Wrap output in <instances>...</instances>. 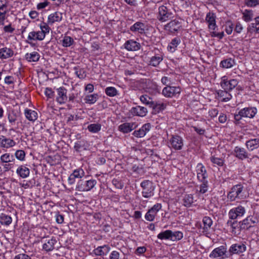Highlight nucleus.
Returning a JSON list of instances; mask_svg holds the SVG:
<instances>
[{
    "label": "nucleus",
    "instance_id": "obj_32",
    "mask_svg": "<svg viewBox=\"0 0 259 259\" xmlns=\"http://www.w3.org/2000/svg\"><path fill=\"white\" fill-rule=\"evenodd\" d=\"M56 243V239L52 237L43 244L42 249L47 252L52 251L54 249V245Z\"/></svg>",
    "mask_w": 259,
    "mask_h": 259
},
{
    "label": "nucleus",
    "instance_id": "obj_14",
    "mask_svg": "<svg viewBox=\"0 0 259 259\" xmlns=\"http://www.w3.org/2000/svg\"><path fill=\"white\" fill-rule=\"evenodd\" d=\"M151 127L150 123H145L139 130L135 131L133 135L137 138H143L150 131Z\"/></svg>",
    "mask_w": 259,
    "mask_h": 259
},
{
    "label": "nucleus",
    "instance_id": "obj_40",
    "mask_svg": "<svg viewBox=\"0 0 259 259\" xmlns=\"http://www.w3.org/2000/svg\"><path fill=\"white\" fill-rule=\"evenodd\" d=\"M235 64L234 60L231 58H227L222 60L220 63V66L224 68H230Z\"/></svg>",
    "mask_w": 259,
    "mask_h": 259
},
{
    "label": "nucleus",
    "instance_id": "obj_19",
    "mask_svg": "<svg viewBox=\"0 0 259 259\" xmlns=\"http://www.w3.org/2000/svg\"><path fill=\"white\" fill-rule=\"evenodd\" d=\"M241 110V113L243 117L252 118L257 113V109L255 107H245Z\"/></svg>",
    "mask_w": 259,
    "mask_h": 259
},
{
    "label": "nucleus",
    "instance_id": "obj_11",
    "mask_svg": "<svg viewBox=\"0 0 259 259\" xmlns=\"http://www.w3.org/2000/svg\"><path fill=\"white\" fill-rule=\"evenodd\" d=\"M227 247L226 246L221 245L218 247L214 248L209 254L210 258H217L225 256L228 257L227 255Z\"/></svg>",
    "mask_w": 259,
    "mask_h": 259
},
{
    "label": "nucleus",
    "instance_id": "obj_61",
    "mask_svg": "<svg viewBox=\"0 0 259 259\" xmlns=\"http://www.w3.org/2000/svg\"><path fill=\"white\" fill-rule=\"evenodd\" d=\"M84 146V142L83 141H79L74 144V148L77 152H79L80 149Z\"/></svg>",
    "mask_w": 259,
    "mask_h": 259
},
{
    "label": "nucleus",
    "instance_id": "obj_39",
    "mask_svg": "<svg viewBox=\"0 0 259 259\" xmlns=\"http://www.w3.org/2000/svg\"><path fill=\"white\" fill-rule=\"evenodd\" d=\"M182 201L185 207H190L193 203V196L192 194H186L183 197Z\"/></svg>",
    "mask_w": 259,
    "mask_h": 259
},
{
    "label": "nucleus",
    "instance_id": "obj_12",
    "mask_svg": "<svg viewBox=\"0 0 259 259\" xmlns=\"http://www.w3.org/2000/svg\"><path fill=\"white\" fill-rule=\"evenodd\" d=\"M197 177L199 181H202L207 180L208 175L204 166L201 163H199L196 166Z\"/></svg>",
    "mask_w": 259,
    "mask_h": 259
},
{
    "label": "nucleus",
    "instance_id": "obj_53",
    "mask_svg": "<svg viewBox=\"0 0 259 259\" xmlns=\"http://www.w3.org/2000/svg\"><path fill=\"white\" fill-rule=\"evenodd\" d=\"M228 82L229 81L228 80L227 77L226 76H223L221 78V81L220 82L221 87L222 89L227 91H229V88Z\"/></svg>",
    "mask_w": 259,
    "mask_h": 259
},
{
    "label": "nucleus",
    "instance_id": "obj_62",
    "mask_svg": "<svg viewBox=\"0 0 259 259\" xmlns=\"http://www.w3.org/2000/svg\"><path fill=\"white\" fill-rule=\"evenodd\" d=\"M233 29V24L231 22L226 23V32L228 34H231Z\"/></svg>",
    "mask_w": 259,
    "mask_h": 259
},
{
    "label": "nucleus",
    "instance_id": "obj_23",
    "mask_svg": "<svg viewBox=\"0 0 259 259\" xmlns=\"http://www.w3.org/2000/svg\"><path fill=\"white\" fill-rule=\"evenodd\" d=\"M16 142L10 139L7 138L4 136H0V146L2 148H9L14 146Z\"/></svg>",
    "mask_w": 259,
    "mask_h": 259
},
{
    "label": "nucleus",
    "instance_id": "obj_22",
    "mask_svg": "<svg viewBox=\"0 0 259 259\" xmlns=\"http://www.w3.org/2000/svg\"><path fill=\"white\" fill-rule=\"evenodd\" d=\"M164 27L165 29L174 33L178 31L181 27V25L179 21L174 20L165 25Z\"/></svg>",
    "mask_w": 259,
    "mask_h": 259
},
{
    "label": "nucleus",
    "instance_id": "obj_58",
    "mask_svg": "<svg viewBox=\"0 0 259 259\" xmlns=\"http://www.w3.org/2000/svg\"><path fill=\"white\" fill-rule=\"evenodd\" d=\"M113 185L118 189H121L124 186V184L121 180L117 179H113L112 180Z\"/></svg>",
    "mask_w": 259,
    "mask_h": 259
},
{
    "label": "nucleus",
    "instance_id": "obj_16",
    "mask_svg": "<svg viewBox=\"0 0 259 259\" xmlns=\"http://www.w3.org/2000/svg\"><path fill=\"white\" fill-rule=\"evenodd\" d=\"M246 249V247L243 243H236L232 244L229 248V252L231 254H239L244 252Z\"/></svg>",
    "mask_w": 259,
    "mask_h": 259
},
{
    "label": "nucleus",
    "instance_id": "obj_46",
    "mask_svg": "<svg viewBox=\"0 0 259 259\" xmlns=\"http://www.w3.org/2000/svg\"><path fill=\"white\" fill-rule=\"evenodd\" d=\"M0 159L3 163H9L15 160L13 155H11L10 153L4 154L1 156Z\"/></svg>",
    "mask_w": 259,
    "mask_h": 259
},
{
    "label": "nucleus",
    "instance_id": "obj_18",
    "mask_svg": "<svg viewBox=\"0 0 259 259\" xmlns=\"http://www.w3.org/2000/svg\"><path fill=\"white\" fill-rule=\"evenodd\" d=\"M130 112L134 116L144 117L146 115L148 111L147 108L144 107L137 106L132 107Z\"/></svg>",
    "mask_w": 259,
    "mask_h": 259
},
{
    "label": "nucleus",
    "instance_id": "obj_57",
    "mask_svg": "<svg viewBox=\"0 0 259 259\" xmlns=\"http://www.w3.org/2000/svg\"><path fill=\"white\" fill-rule=\"evenodd\" d=\"M15 155L18 160L23 161L25 159V153L23 150H18L16 151Z\"/></svg>",
    "mask_w": 259,
    "mask_h": 259
},
{
    "label": "nucleus",
    "instance_id": "obj_55",
    "mask_svg": "<svg viewBox=\"0 0 259 259\" xmlns=\"http://www.w3.org/2000/svg\"><path fill=\"white\" fill-rule=\"evenodd\" d=\"M183 237V234L180 231H176L173 232L172 231L171 238L172 241L180 240Z\"/></svg>",
    "mask_w": 259,
    "mask_h": 259
},
{
    "label": "nucleus",
    "instance_id": "obj_2",
    "mask_svg": "<svg viewBox=\"0 0 259 259\" xmlns=\"http://www.w3.org/2000/svg\"><path fill=\"white\" fill-rule=\"evenodd\" d=\"M172 15L170 4H165L159 7L157 19L161 22H165L170 19Z\"/></svg>",
    "mask_w": 259,
    "mask_h": 259
},
{
    "label": "nucleus",
    "instance_id": "obj_9",
    "mask_svg": "<svg viewBox=\"0 0 259 259\" xmlns=\"http://www.w3.org/2000/svg\"><path fill=\"white\" fill-rule=\"evenodd\" d=\"M84 175L85 172L83 169L78 168L74 169L68 178V184L71 185L74 184L75 182L76 179H81Z\"/></svg>",
    "mask_w": 259,
    "mask_h": 259
},
{
    "label": "nucleus",
    "instance_id": "obj_31",
    "mask_svg": "<svg viewBox=\"0 0 259 259\" xmlns=\"http://www.w3.org/2000/svg\"><path fill=\"white\" fill-rule=\"evenodd\" d=\"M202 222L204 225L202 232L204 234L209 233V229L212 225V221L209 217H204L203 218Z\"/></svg>",
    "mask_w": 259,
    "mask_h": 259
},
{
    "label": "nucleus",
    "instance_id": "obj_59",
    "mask_svg": "<svg viewBox=\"0 0 259 259\" xmlns=\"http://www.w3.org/2000/svg\"><path fill=\"white\" fill-rule=\"evenodd\" d=\"M45 94L48 99H53L55 96V93L50 88H46Z\"/></svg>",
    "mask_w": 259,
    "mask_h": 259
},
{
    "label": "nucleus",
    "instance_id": "obj_24",
    "mask_svg": "<svg viewBox=\"0 0 259 259\" xmlns=\"http://www.w3.org/2000/svg\"><path fill=\"white\" fill-rule=\"evenodd\" d=\"M110 247L108 245L100 246L93 250L94 253L97 256H104L109 252Z\"/></svg>",
    "mask_w": 259,
    "mask_h": 259
},
{
    "label": "nucleus",
    "instance_id": "obj_60",
    "mask_svg": "<svg viewBox=\"0 0 259 259\" xmlns=\"http://www.w3.org/2000/svg\"><path fill=\"white\" fill-rule=\"evenodd\" d=\"M238 84V81L236 79H232L229 80L228 84L229 85V91H232Z\"/></svg>",
    "mask_w": 259,
    "mask_h": 259
},
{
    "label": "nucleus",
    "instance_id": "obj_25",
    "mask_svg": "<svg viewBox=\"0 0 259 259\" xmlns=\"http://www.w3.org/2000/svg\"><path fill=\"white\" fill-rule=\"evenodd\" d=\"M163 59V56L162 53L157 54L155 53L154 56L151 57L150 60L148 63V65L156 67L158 66Z\"/></svg>",
    "mask_w": 259,
    "mask_h": 259
},
{
    "label": "nucleus",
    "instance_id": "obj_34",
    "mask_svg": "<svg viewBox=\"0 0 259 259\" xmlns=\"http://www.w3.org/2000/svg\"><path fill=\"white\" fill-rule=\"evenodd\" d=\"M217 93L218 96L220 97H225V98H224L222 100V101L224 102H226L230 101L232 98L231 94H230L229 93H228V91L225 90H218L217 91Z\"/></svg>",
    "mask_w": 259,
    "mask_h": 259
},
{
    "label": "nucleus",
    "instance_id": "obj_5",
    "mask_svg": "<svg viewBox=\"0 0 259 259\" xmlns=\"http://www.w3.org/2000/svg\"><path fill=\"white\" fill-rule=\"evenodd\" d=\"M162 208L161 203H157L155 204L152 207L148 209L145 215L146 220L152 222L154 220L155 217L157 215L158 212Z\"/></svg>",
    "mask_w": 259,
    "mask_h": 259
},
{
    "label": "nucleus",
    "instance_id": "obj_48",
    "mask_svg": "<svg viewBox=\"0 0 259 259\" xmlns=\"http://www.w3.org/2000/svg\"><path fill=\"white\" fill-rule=\"evenodd\" d=\"M228 226H230L232 229V232L235 231V229H241L242 226V222H238L237 221H228L227 222Z\"/></svg>",
    "mask_w": 259,
    "mask_h": 259
},
{
    "label": "nucleus",
    "instance_id": "obj_13",
    "mask_svg": "<svg viewBox=\"0 0 259 259\" xmlns=\"http://www.w3.org/2000/svg\"><path fill=\"white\" fill-rule=\"evenodd\" d=\"M233 152L234 155L240 160H242L249 158V154L244 148L236 146L235 147Z\"/></svg>",
    "mask_w": 259,
    "mask_h": 259
},
{
    "label": "nucleus",
    "instance_id": "obj_1",
    "mask_svg": "<svg viewBox=\"0 0 259 259\" xmlns=\"http://www.w3.org/2000/svg\"><path fill=\"white\" fill-rule=\"evenodd\" d=\"M243 186L241 184H237L232 187L227 194V198L230 201H234L237 199H244L245 197L243 192Z\"/></svg>",
    "mask_w": 259,
    "mask_h": 259
},
{
    "label": "nucleus",
    "instance_id": "obj_35",
    "mask_svg": "<svg viewBox=\"0 0 259 259\" xmlns=\"http://www.w3.org/2000/svg\"><path fill=\"white\" fill-rule=\"evenodd\" d=\"M24 114L26 118L29 121H34L37 118V113L34 110L26 109L24 111Z\"/></svg>",
    "mask_w": 259,
    "mask_h": 259
},
{
    "label": "nucleus",
    "instance_id": "obj_6",
    "mask_svg": "<svg viewBox=\"0 0 259 259\" xmlns=\"http://www.w3.org/2000/svg\"><path fill=\"white\" fill-rule=\"evenodd\" d=\"M170 148L175 150H180L183 146V140L181 137L178 135H172L169 140Z\"/></svg>",
    "mask_w": 259,
    "mask_h": 259
},
{
    "label": "nucleus",
    "instance_id": "obj_37",
    "mask_svg": "<svg viewBox=\"0 0 259 259\" xmlns=\"http://www.w3.org/2000/svg\"><path fill=\"white\" fill-rule=\"evenodd\" d=\"M40 58L39 54L36 52L31 53H27L25 55V59L29 62H37Z\"/></svg>",
    "mask_w": 259,
    "mask_h": 259
},
{
    "label": "nucleus",
    "instance_id": "obj_30",
    "mask_svg": "<svg viewBox=\"0 0 259 259\" xmlns=\"http://www.w3.org/2000/svg\"><path fill=\"white\" fill-rule=\"evenodd\" d=\"M246 146L249 151H253L259 147V138L251 139L246 141Z\"/></svg>",
    "mask_w": 259,
    "mask_h": 259
},
{
    "label": "nucleus",
    "instance_id": "obj_47",
    "mask_svg": "<svg viewBox=\"0 0 259 259\" xmlns=\"http://www.w3.org/2000/svg\"><path fill=\"white\" fill-rule=\"evenodd\" d=\"M101 129V125L99 123H92L88 125V130L92 133H97Z\"/></svg>",
    "mask_w": 259,
    "mask_h": 259
},
{
    "label": "nucleus",
    "instance_id": "obj_7",
    "mask_svg": "<svg viewBox=\"0 0 259 259\" xmlns=\"http://www.w3.org/2000/svg\"><path fill=\"white\" fill-rule=\"evenodd\" d=\"M181 93V89L179 87L167 85L164 87L162 91V94L166 98H172L177 94Z\"/></svg>",
    "mask_w": 259,
    "mask_h": 259
},
{
    "label": "nucleus",
    "instance_id": "obj_44",
    "mask_svg": "<svg viewBox=\"0 0 259 259\" xmlns=\"http://www.w3.org/2000/svg\"><path fill=\"white\" fill-rule=\"evenodd\" d=\"M166 105L163 103H159L154 102V105H152L151 108L157 113L163 111L166 108Z\"/></svg>",
    "mask_w": 259,
    "mask_h": 259
},
{
    "label": "nucleus",
    "instance_id": "obj_38",
    "mask_svg": "<svg viewBox=\"0 0 259 259\" xmlns=\"http://www.w3.org/2000/svg\"><path fill=\"white\" fill-rule=\"evenodd\" d=\"M12 222V218L5 213L0 214V223L2 225L9 226Z\"/></svg>",
    "mask_w": 259,
    "mask_h": 259
},
{
    "label": "nucleus",
    "instance_id": "obj_28",
    "mask_svg": "<svg viewBox=\"0 0 259 259\" xmlns=\"http://www.w3.org/2000/svg\"><path fill=\"white\" fill-rule=\"evenodd\" d=\"M45 37V34L42 31H31L29 33L28 39L29 40H42Z\"/></svg>",
    "mask_w": 259,
    "mask_h": 259
},
{
    "label": "nucleus",
    "instance_id": "obj_43",
    "mask_svg": "<svg viewBox=\"0 0 259 259\" xmlns=\"http://www.w3.org/2000/svg\"><path fill=\"white\" fill-rule=\"evenodd\" d=\"M98 99L97 94H91L85 96L84 100L86 103L93 104H94Z\"/></svg>",
    "mask_w": 259,
    "mask_h": 259
},
{
    "label": "nucleus",
    "instance_id": "obj_26",
    "mask_svg": "<svg viewBox=\"0 0 259 259\" xmlns=\"http://www.w3.org/2000/svg\"><path fill=\"white\" fill-rule=\"evenodd\" d=\"M146 25L144 23L137 22L131 26L130 30L132 32H138L140 34L145 33Z\"/></svg>",
    "mask_w": 259,
    "mask_h": 259
},
{
    "label": "nucleus",
    "instance_id": "obj_49",
    "mask_svg": "<svg viewBox=\"0 0 259 259\" xmlns=\"http://www.w3.org/2000/svg\"><path fill=\"white\" fill-rule=\"evenodd\" d=\"M74 42L73 39L69 36H65L62 40V45L64 47H69Z\"/></svg>",
    "mask_w": 259,
    "mask_h": 259
},
{
    "label": "nucleus",
    "instance_id": "obj_3",
    "mask_svg": "<svg viewBox=\"0 0 259 259\" xmlns=\"http://www.w3.org/2000/svg\"><path fill=\"white\" fill-rule=\"evenodd\" d=\"M97 184V181L94 179H80L77 183L75 190L78 191H89L92 189Z\"/></svg>",
    "mask_w": 259,
    "mask_h": 259
},
{
    "label": "nucleus",
    "instance_id": "obj_21",
    "mask_svg": "<svg viewBox=\"0 0 259 259\" xmlns=\"http://www.w3.org/2000/svg\"><path fill=\"white\" fill-rule=\"evenodd\" d=\"M124 48L130 51H136L140 49L141 45L136 41L130 39L125 42Z\"/></svg>",
    "mask_w": 259,
    "mask_h": 259
},
{
    "label": "nucleus",
    "instance_id": "obj_20",
    "mask_svg": "<svg viewBox=\"0 0 259 259\" xmlns=\"http://www.w3.org/2000/svg\"><path fill=\"white\" fill-rule=\"evenodd\" d=\"M215 15L214 13L209 12L207 14L205 20L208 24L209 30H214L217 27L215 23Z\"/></svg>",
    "mask_w": 259,
    "mask_h": 259
},
{
    "label": "nucleus",
    "instance_id": "obj_42",
    "mask_svg": "<svg viewBox=\"0 0 259 259\" xmlns=\"http://www.w3.org/2000/svg\"><path fill=\"white\" fill-rule=\"evenodd\" d=\"M172 231L171 230H166L163 232H160L157 235V238L161 240H171Z\"/></svg>",
    "mask_w": 259,
    "mask_h": 259
},
{
    "label": "nucleus",
    "instance_id": "obj_36",
    "mask_svg": "<svg viewBox=\"0 0 259 259\" xmlns=\"http://www.w3.org/2000/svg\"><path fill=\"white\" fill-rule=\"evenodd\" d=\"M181 40L178 37L172 39L167 47V49L171 52H174L178 46L180 44Z\"/></svg>",
    "mask_w": 259,
    "mask_h": 259
},
{
    "label": "nucleus",
    "instance_id": "obj_51",
    "mask_svg": "<svg viewBox=\"0 0 259 259\" xmlns=\"http://www.w3.org/2000/svg\"><path fill=\"white\" fill-rule=\"evenodd\" d=\"M105 93L109 97H114L117 95V90L112 87H107L105 89Z\"/></svg>",
    "mask_w": 259,
    "mask_h": 259
},
{
    "label": "nucleus",
    "instance_id": "obj_52",
    "mask_svg": "<svg viewBox=\"0 0 259 259\" xmlns=\"http://www.w3.org/2000/svg\"><path fill=\"white\" fill-rule=\"evenodd\" d=\"M75 70V74L79 78L82 79L86 76L85 71L83 69L78 68L77 67L74 68Z\"/></svg>",
    "mask_w": 259,
    "mask_h": 259
},
{
    "label": "nucleus",
    "instance_id": "obj_64",
    "mask_svg": "<svg viewBox=\"0 0 259 259\" xmlns=\"http://www.w3.org/2000/svg\"><path fill=\"white\" fill-rule=\"evenodd\" d=\"M7 13V11L5 10L0 11V25H3L4 24V21L6 19V15Z\"/></svg>",
    "mask_w": 259,
    "mask_h": 259
},
{
    "label": "nucleus",
    "instance_id": "obj_29",
    "mask_svg": "<svg viewBox=\"0 0 259 259\" xmlns=\"http://www.w3.org/2000/svg\"><path fill=\"white\" fill-rule=\"evenodd\" d=\"M62 19V13L59 12H56L50 14L48 17V23L52 24L56 22H60Z\"/></svg>",
    "mask_w": 259,
    "mask_h": 259
},
{
    "label": "nucleus",
    "instance_id": "obj_4",
    "mask_svg": "<svg viewBox=\"0 0 259 259\" xmlns=\"http://www.w3.org/2000/svg\"><path fill=\"white\" fill-rule=\"evenodd\" d=\"M142 188V194L143 197L149 198L154 194L155 186L152 182L149 180H144L140 184Z\"/></svg>",
    "mask_w": 259,
    "mask_h": 259
},
{
    "label": "nucleus",
    "instance_id": "obj_17",
    "mask_svg": "<svg viewBox=\"0 0 259 259\" xmlns=\"http://www.w3.org/2000/svg\"><path fill=\"white\" fill-rule=\"evenodd\" d=\"M257 219L254 217L249 216L243 220L242 222L241 229H248L254 226V225L257 223Z\"/></svg>",
    "mask_w": 259,
    "mask_h": 259
},
{
    "label": "nucleus",
    "instance_id": "obj_8",
    "mask_svg": "<svg viewBox=\"0 0 259 259\" xmlns=\"http://www.w3.org/2000/svg\"><path fill=\"white\" fill-rule=\"evenodd\" d=\"M245 212V208L241 205H239L236 207L230 209L229 211L228 215L229 219L234 220L239 217L243 216Z\"/></svg>",
    "mask_w": 259,
    "mask_h": 259
},
{
    "label": "nucleus",
    "instance_id": "obj_45",
    "mask_svg": "<svg viewBox=\"0 0 259 259\" xmlns=\"http://www.w3.org/2000/svg\"><path fill=\"white\" fill-rule=\"evenodd\" d=\"M243 19L246 22L251 21L253 18V13L252 10H245L243 12Z\"/></svg>",
    "mask_w": 259,
    "mask_h": 259
},
{
    "label": "nucleus",
    "instance_id": "obj_33",
    "mask_svg": "<svg viewBox=\"0 0 259 259\" xmlns=\"http://www.w3.org/2000/svg\"><path fill=\"white\" fill-rule=\"evenodd\" d=\"M16 172L21 178L24 179L29 176L30 170L26 166L21 165L17 168Z\"/></svg>",
    "mask_w": 259,
    "mask_h": 259
},
{
    "label": "nucleus",
    "instance_id": "obj_10",
    "mask_svg": "<svg viewBox=\"0 0 259 259\" xmlns=\"http://www.w3.org/2000/svg\"><path fill=\"white\" fill-rule=\"evenodd\" d=\"M57 95L56 100L59 104H63L66 102L68 99L67 96V90L63 87L56 89Z\"/></svg>",
    "mask_w": 259,
    "mask_h": 259
},
{
    "label": "nucleus",
    "instance_id": "obj_41",
    "mask_svg": "<svg viewBox=\"0 0 259 259\" xmlns=\"http://www.w3.org/2000/svg\"><path fill=\"white\" fill-rule=\"evenodd\" d=\"M140 101L144 104L151 107L154 105V101L152 99L147 95H142L140 98Z\"/></svg>",
    "mask_w": 259,
    "mask_h": 259
},
{
    "label": "nucleus",
    "instance_id": "obj_63",
    "mask_svg": "<svg viewBox=\"0 0 259 259\" xmlns=\"http://www.w3.org/2000/svg\"><path fill=\"white\" fill-rule=\"evenodd\" d=\"M120 252L116 250L112 251L110 255L109 259H119L120 258Z\"/></svg>",
    "mask_w": 259,
    "mask_h": 259
},
{
    "label": "nucleus",
    "instance_id": "obj_50",
    "mask_svg": "<svg viewBox=\"0 0 259 259\" xmlns=\"http://www.w3.org/2000/svg\"><path fill=\"white\" fill-rule=\"evenodd\" d=\"M210 160L212 163L219 166H222L224 164V160L222 158L211 156L210 158Z\"/></svg>",
    "mask_w": 259,
    "mask_h": 259
},
{
    "label": "nucleus",
    "instance_id": "obj_27",
    "mask_svg": "<svg viewBox=\"0 0 259 259\" xmlns=\"http://www.w3.org/2000/svg\"><path fill=\"white\" fill-rule=\"evenodd\" d=\"M14 55V51L7 47L0 49V59H7L12 57Z\"/></svg>",
    "mask_w": 259,
    "mask_h": 259
},
{
    "label": "nucleus",
    "instance_id": "obj_15",
    "mask_svg": "<svg viewBox=\"0 0 259 259\" xmlns=\"http://www.w3.org/2000/svg\"><path fill=\"white\" fill-rule=\"evenodd\" d=\"M138 125L136 122H125L118 126V130L124 133H128L136 128Z\"/></svg>",
    "mask_w": 259,
    "mask_h": 259
},
{
    "label": "nucleus",
    "instance_id": "obj_56",
    "mask_svg": "<svg viewBox=\"0 0 259 259\" xmlns=\"http://www.w3.org/2000/svg\"><path fill=\"white\" fill-rule=\"evenodd\" d=\"M8 118L10 123L13 124L15 123V121L17 120V114L14 111H12V112L9 113Z\"/></svg>",
    "mask_w": 259,
    "mask_h": 259
},
{
    "label": "nucleus",
    "instance_id": "obj_54",
    "mask_svg": "<svg viewBox=\"0 0 259 259\" xmlns=\"http://www.w3.org/2000/svg\"><path fill=\"white\" fill-rule=\"evenodd\" d=\"M202 183V184L200 185V190L199 192L202 194H204L206 193L208 190V181L205 180L202 181H200Z\"/></svg>",
    "mask_w": 259,
    "mask_h": 259
}]
</instances>
